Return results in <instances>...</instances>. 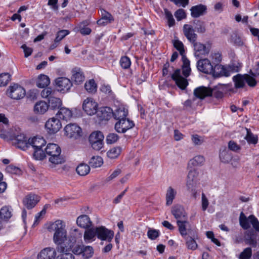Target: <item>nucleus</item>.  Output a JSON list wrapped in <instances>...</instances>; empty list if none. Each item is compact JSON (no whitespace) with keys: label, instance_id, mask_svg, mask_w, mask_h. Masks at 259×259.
<instances>
[{"label":"nucleus","instance_id":"nucleus-53","mask_svg":"<svg viewBox=\"0 0 259 259\" xmlns=\"http://www.w3.org/2000/svg\"><path fill=\"white\" fill-rule=\"evenodd\" d=\"M11 75L9 73L0 74V86L6 85L10 80Z\"/></svg>","mask_w":259,"mask_h":259},{"label":"nucleus","instance_id":"nucleus-56","mask_svg":"<svg viewBox=\"0 0 259 259\" xmlns=\"http://www.w3.org/2000/svg\"><path fill=\"white\" fill-rule=\"evenodd\" d=\"M248 220L252 225L253 228L257 232H259V222L253 215H250Z\"/></svg>","mask_w":259,"mask_h":259},{"label":"nucleus","instance_id":"nucleus-52","mask_svg":"<svg viewBox=\"0 0 259 259\" xmlns=\"http://www.w3.org/2000/svg\"><path fill=\"white\" fill-rule=\"evenodd\" d=\"M174 47L180 52V55L182 56L185 55V50L184 45L182 41L179 40H175L174 42Z\"/></svg>","mask_w":259,"mask_h":259},{"label":"nucleus","instance_id":"nucleus-38","mask_svg":"<svg viewBox=\"0 0 259 259\" xmlns=\"http://www.w3.org/2000/svg\"><path fill=\"white\" fill-rule=\"evenodd\" d=\"M49 106L53 109H58L62 105V101L60 98L56 97V94L49 99Z\"/></svg>","mask_w":259,"mask_h":259},{"label":"nucleus","instance_id":"nucleus-26","mask_svg":"<svg viewBox=\"0 0 259 259\" xmlns=\"http://www.w3.org/2000/svg\"><path fill=\"white\" fill-rule=\"evenodd\" d=\"M46 144L45 140L40 137H34L29 139V146L31 145L33 149L40 148Z\"/></svg>","mask_w":259,"mask_h":259},{"label":"nucleus","instance_id":"nucleus-29","mask_svg":"<svg viewBox=\"0 0 259 259\" xmlns=\"http://www.w3.org/2000/svg\"><path fill=\"white\" fill-rule=\"evenodd\" d=\"M76 223L78 226L83 228H87L92 226L90 218L85 214L78 217L76 220Z\"/></svg>","mask_w":259,"mask_h":259},{"label":"nucleus","instance_id":"nucleus-2","mask_svg":"<svg viewBox=\"0 0 259 259\" xmlns=\"http://www.w3.org/2000/svg\"><path fill=\"white\" fill-rule=\"evenodd\" d=\"M194 95L195 97L200 99H203L205 97L213 96L217 99H221L224 96L222 91L218 89L215 86L212 89L205 87H199L194 91Z\"/></svg>","mask_w":259,"mask_h":259},{"label":"nucleus","instance_id":"nucleus-60","mask_svg":"<svg viewBox=\"0 0 259 259\" xmlns=\"http://www.w3.org/2000/svg\"><path fill=\"white\" fill-rule=\"evenodd\" d=\"M118 136L115 133H110L106 137V141L107 144H113L115 143L118 139Z\"/></svg>","mask_w":259,"mask_h":259},{"label":"nucleus","instance_id":"nucleus-57","mask_svg":"<svg viewBox=\"0 0 259 259\" xmlns=\"http://www.w3.org/2000/svg\"><path fill=\"white\" fill-rule=\"evenodd\" d=\"M101 18L105 20L106 22H108L109 23H111L114 20L112 16L103 9L101 10Z\"/></svg>","mask_w":259,"mask_h":259},{"label":"nucleus","instance_id":"nucleus-47","mask_svg":"<svg viewBox=\"0 0 259 259\" xmlns=\"http://www.w3.org/2000/svg\"><path fill=\"white\" fill-rule=\"evenodd\" d=\"M46 152L42 150V148L34 149L33 155L36 160H42L46 157Z\"/></svg>","mask_w":259,"mask_h":259},{"label":"nucleus","instance_id":"nucleus-39","mask_svg":"<svg viewBox=\"0 0 259 259\" xmlns=\"http://www.w3.org/2000/svg\"><path fill=\"white\" fill-rule=\"evenodd\" d=\"M90 170V166L85 163H80L76 168L77 173L81 176L87 175Z\"/></svg>","mask_w":259,"mask_h":259},{"label":"nucleus","instance_id":"nucleus-8","mask_svg":"<svg viewBox=\"0 0 259 259\" xmlns=\"http://www.w3.org/2000/svg\"><path fill=\"white\" fill-rule=\"evenodd\" d=\"M82 108L87 114L93 115L96 114L98 110V104L93 99L88 98L83 102Z\"/></svg>","mask_w":259,"mask_h":259},{"label":"nucleus","instance_id":"nucleus-55","mask_svg":"<svg viewBox=\"0 0 259 259\" xmlns=\"http://www.w3.org/2000/svg\"><path fill=\"white\" fill-rule=\"evenodd\" d=\"M120 64L123 69H127L131 64V60L126 56L122 57L120 60Z\"/></svg>","mask_w":259,"mask_h":259},{"label":"nucleus","instance_id":"nucleus-45","mask_svg":"<svg viewBox=\"0 0 259 259\" xmlns=\"http://www.w3.org/2000/svg\"><path fill=\"white\" fill-rule=\"evenodd\" d=\"M248 221L249 220L245 215L242 212H241L239 217V224L243 229L247 230L250 228Z\"/></svg>","mask_w":259,"mask_h":259},{"label":"nucleus","instance_id":"nucleus-37","mask_svg":"<svg viewBox=\"0 0 259 259\" xmlns=\"http://www.w3.org/2000/svg\"><path fill=\"white\" fill-rule=\"evenodd\" d=\"M96 236H97L96 227L92 228L85 231L84 239L86 242H90L92 240H94Z\"/></svg>","mask_w":259,"mask_h":259},{"label":"nucleus","instance_id":"nucleus-36","mask_svg":"<svg viewBox=\"0 0 259 259\" xmlns=\"http://www.w3.org/2000/svg\"><path fill=\"white\" fill-rule=\"evenodd\" d=\"M50 83L49 77L44 74L38 76L36 85L39 88H44L47 87Z\"/></svg>","mask_w":259,"mask_h":259},{"label":"nucleus","instance_id":"nucleus-17","mask_svg":"<svg viewBox=\"0 0 259 259\" xmlns=\"http://www.w3.org/2000/svg\"><path fill=\"white\" fill-rule=\"evenodd\" d=\"M192 44L194 50V55L196 57L200 58L209 53V49L207 48L204 45L196 42V41Z\"/></svg>","mask_w":259,"mask_h":259},{"label":"nucleus","instance_id":"nucleus-20","mask_svg":"<svg viewBox=\"0 0 259 259\" xmlns=\"http://www.w3.org/2000/svg\"><path fill=\"white\" fill-rule=\"evenodd\" d=\"M65 224L61 220H58L51 223L48 227V230L50 232L57 233L66 230Z\"/></svg>","mask_w":259,"mask_h":259},{"label":"nucleus","instance_id":"nucleus-12","mask_svg":"<svg viewBox=\"0 0 259 259\" xmlns=\"http://www.w3.org/2000/svg\"><path fill=\"white\" fill-rule=\"evenodd\" d=\"M212 65L208 59H201L197 63V67L199 71L208 74H210L212 71Z\"/></svg>","mask_w":259,"mask_h":259},{"label":"nucleus","instance_id":"nucleus-35","mask_svg":"<svg viewBox=\"0 0 259 259\" xmlns=\"http://www.w3.org/2000/svg\"><path fill=\"white\" fill-rule=\"evenodd\" d=\"M205 161L204 157L202 155H196L190 160L188 162L189 167L201 166Z\"/></svg>","mask_w":259,"mask_h":259},{"label":"nucleus","instance_id":"nucleus-63","mask_svg":"<svg viewBox=\"0 0 259 259\" xmlns=\"http://www.w3.org/2000/svg\"><path fill=\"white\" fill-rule=\"evenodd\" d=\"M175 16L178 21H181L186 17V14L184 10L180 9L176 11Z\"/></svg>","mask_w":259,"mask_h":259},{"label":"nucleus","instance_id":"nucleus-34","mask_svg":"<svg viewBox=\"0 0 259 259\" xmlns=\"http://www.w3.org/2000/svg\"><path fill=\"white\" fill-rule=\"evenodd\" d=\"M48 105L45 101L37 102L34 107V111L36 113L44 114L48 109Z\"/></svg>","mask_w":259,"mask_h":259},{"label":"nucleus","instance_id":"nucleus-22","mask_svg":"<svg viewBox=\"0 0 259 259\" xmlns=\"http://www.w3.org/2000/svg\"><path fill=\"white\" fill-rule=\"evenodd\" d=\"M38 259H56V252L54 248H46L37 255Z\"/></svg>","mask_w":259,"mask_h":259},{"label":"nucleus","instance_id":"nucleus-11","mask_svg":"<svg viewBox=\"0 0 259 259\" xmlns=\"http://www.w3.org/2000/svg\"><path fill=\"white\" fill-rule=\"evenodd\" d=\"M12 140L15 146L23 150H25L29 147V140L24 134L18 135Z\"/></svg>","mask_w":259,"mask_h":259},{"label":"nucleus","instance_id":"nucleus-13","mask_svg":"<svg viewBox=\"0 0 259 259\" xmlns=\"http://www.w3.org/2000/svg\"><path fill=\"white\" fill-rule=\"evenodd\" d=\"M55 82L58 90L63 93L68 92L72 85L70 79L66 77H59Z\"/></svg>","mask_w":259,"mask_h":259},{"label":"nucleus","instance_id":"nucleus-50","mask_svg":"<svg viewBox=\"0 0 259 259\" xmlns=\"http://www.w3.org/2000/svg\"><path fill=\"white\" fill-rule=\"evenodd\" d=\"M252 255V249L250 247L245 248L240 254L239 259H250Z\"/></svg>","mask_w":259,"mask_h":259},{"label":"nucleus","instance_id":"nucleus-9","mask_svg":"<svg viewBox=\"0 0 259 259\" xmlns=\"http://www.w3.org/2000/svg\"><path fill=\"white\" fill-rule=\"evenodd\" d=\"M96 233L98 239L108 242H110L114 236L113 231L103 226L96 227Z\"/></svg>","mask_w":259,"mask_h":259},{"label":"nucleus","instance_id":"nucleus-23","mask_svg":"<svg viewBox=\"0 0 259 259\" xmlns=\"http://www.w3.org/2000/svg\"><path fill=\"white\" fill-rule=\"evenodd\" d=\"M72 244L70 243L68 244V246H59L57 247V250L58 252L61 253L60 255H58L56 259H74L73 255L71 253L67 252L68 251L67 247L71 248Z\"/></svg>","mask_w":259,"mask_h":259},{"label":"nucleus","instance_id":"nucleus-62","mask_svg":"<svg viewBox=\"0 0 259 259\" xmlns=\"http://www.w3.org/2000/svg\"><path fill=\"white\" fill-rule=\"evenodd\" d=\"M231 42L236 46L240 47L243 45V42L241 40V38L236 34L232 35Z\"/></svg>","mask_w":259,"mask_h":259},{"label":"nucleus","instance_id":"nucleus-30","mask_svg":"<svg viewBox=\"0 0 259 259\" xmlns=\"http://www.w3.org/2000/svg\"><path fill=\"white\" fill-rule=\"evenodd\" d=\"M73 79L77 84H79L83 81L84 75L79 68H75L72 71Z\"/></svg>","mask_w":259,"mask_h":259},{"label":"nucleus","instance_id":"nucleus-7","mask_svg":"<svg viewBox=\"0 0 259 259\" xmlns=\"http://www.w3.org/2000/svg\"><path fill=\"white\" fill-rule=\"evenodd\" d=\"M134 126V122L126 117L123 119L119 120L115 123V129L119 133H124Z\"/></svg>","mask_w":259,"mask_h":259},{"label":"nucleus","instance_id":"nucleus-40","mask_svg":"<svg viewBox=\"0 0 259 259\" xmlns=\"http://www.w3.org/2000/svg\"><path fill=\"white\" fill-rule=\"evenodd\" d=\"M220 158L222 162L228 163L232 159V156L228 150L225 149L220 152Z\"/></svg>","mask_w":259,"mask_h":259},{"label":"nucleus","instance_id":"nucleus-15","mask_svg":"<svg viewBox=\"0 0 259 259\" xmlns=\"http://www.w3.org/2000/svg\"><path fill=\"white\" fill-rule=\"evenodd\" d=\"M39 201V197L34 194L27 195L23 200V205L28 209L33 208Z\"/></svg>","mask_w":259,"mask_h":259},{"label":"nucleus","instance_id":"nucleus-59","mask_svg":"<svg viewBox=\"0 0 259 259\" xmlns=\"http://www.w3.org/2000/svg\"><path fill=\"white\" fill-rule=\"evenodd\" d=\"M186 244L187 247L189 249L195 250L197 248V244L195 240L192 237H190L189 239L187 238L186 241Z\"/></svg>","mask_w":259,"mask_h":259},{"label":"nucleus","instance_id":"nucleus-64","mask_svg":"<svg viewBox=\"0 0 259 259\" xmlns=\"http://www.w3.org/2000/svg\"><path fill=\"white\" fill-rule=\"evenodd\" d=\"M195 28L198 33H203L206 31L204 23L200 21H197Z\"/></svg>","mask_w":259,"mask_h":259},{"label":"nucleus","instance_id":"nucleus-43","mask_svg":"<svg viewBox=\"0 0 259 259\" xmlns=\"http://www.w3.org/2000/svg\"><path fill=\"white\" fill-rule=\"evenodd\" d=\"M12 217L11 209L7 206H4L0 210V219L7 220Z\"/></svg>","mask_w":259,"mask_h":259},{"label":"nucleus","instance_id":"nucleus-42","mask_svg":"<svg viewBox=\"0 0 259 259\" xmlns=\"http://www.w3.org/2000/svg\"><path fill=\"white\" fill-rule=\"evenodd\" d=\"M103 163L102 157L99 156H93L89 161L90 166L93 167H100L102 165Z\"/></svg>","mask_w":259,"mask_h":259},{"label":"nucleus","instance_id":"nucleus-18","mask_svg":"<svg viewBox=\"0 0 259 259\" xmlns=\"http://www.w3.org/2000/svg\"><path fill=\"white\" fill-rule=\"evenodd\" d=\"M171 213L177 220L187 219V214L184 208L180 205H176L171 209Z\"/></svg>","mask_w":259,"mask_h":259},{"label":"nucleus","instance_id":"nucleus-28","mask_svg":"<svg viewBox=\"0 0 259 259\" xmlns=\"http://www.w3.org/2000/svg\"><path fill=\"white\" fill-rule=\"evenodd\" d=\"M56 116L60 119L67 121L72 117V113L68 108L62 107L57 113Z\"/></svg>","mask_w":259,"mask_h":259},{"label":"nucleus","instance_id":"nucleus-4","mask_svg":"<svg viewBox=\"0 0 259 259\" xmlns=\"http://www.w3.org/2000/svg\"><path fill=\"white\" fill-rule=\"evenodd\" d=\"M64 131L66 137L73 140L79 139L83 135L82 129L75 123H69L66 125Z\"/></svg>","mask_w":259,"mask_h":259},{"label":"nucleus","instance_id":"nucleus-24","mask_svg":"<svg viewBox=\"0 0 259 259\" xmlns=\"http://www.w3.org/2000/svg\"><path fill=\"white\" fill-rule=\"evenodd\" d=\"M206 6L202 4L193 6L190 9L191 15L193 18H198L203 15L206 11Z\"/></svg>","mask_w":259,"mask_h":259},{"label":"nucleus","instance_id":"nucleus-49","mask_svg":"<svg viewBox=\"0 0 259 259\" xmlns=\"http://www.w3.org/2000/svg\"><path fill=\"white\" fill-rule=\"evenodd\" d=\"M70 31L68 30H61L59 31L56 34V37L55 39V43L59 42L63 39L66 36L69 34Z\"/></svg>","mask_w":259,"mask_h":259},{"label":"nucleus","instance_id":"nucleus-48","mask_svg":"<svg viewBox=\"0 0 259 259\" xmlns=\"http://www.w3.org/2000/svg\"><path fill=\"white\" fill-rule=\"evenodd\" d=\"M56 94L55 91H52L51 88H45L41 92V96L43 98H48V100Z\"/></svg>","mask_w":259,"mask_h":259},{"label":"nucleus","instance_id":"nucleus-58","mask_svg":"<svg viewBox=\"0 0 259 259\" xmlns=\"http://www.w3.org/2000/svg\"><path fill=\"white\" fill-rule=\"evenodd\" d=\"M245 82L250 87H254L257 83L255 79L247 74H245Z\"/></svg>","mask_w":259,"mask_h":259},{"label":"nucleus","instance_id":"nucleus-3","mask_svg":"<svg viewBox=\"0 0 259 259\" xmlns=\"http://www.w3.org/2000/svg\"><path fill=\"white\" fill-rule=\"evenodd\" d=\"M182 69L185 77L181 76V70L177 69L171 75V78L181 90H185L188 85V80L186 78L190 75L191 69L190 67H182Z\"/></svg>","mask_w":259,"mask_h":259},{"label":"nucleus","instance_id":"nucleus-31","mask_svg":"<svg viewBox=\"0 0 259 259\" xmlns=\"http://www.w3.org/2000/svg\"><path fill=\"white\" fill-rule=\"evenodd\" d=\"M234 86L236 89L243 88L245 84V74L243 75L238 74L233 77Z\"/></svg>","mask_w":259,"mask_h":259},{"label":"nucleus","instance_id":"nucleus-27","mask_svg":"<svg viewBox=\"0 0 259 259\" xmlns=\"http://www.w3.org/2000/svg\"><path fill=\"white\" fill-rule=\"evenodd\" d=\"M67 238L66 230L57 233H54L53 241L55 243L60 246H63V244L67 241Z\"/></svg>","mask_w":259,"mask_h":259},{"label":"nucleus","instance_id":"nucleus-21","mask_svg":"<svg viewBox=\"0 0 259 259\" xmlns=\"http://www.w3.org/2000/svg\"><path fill=\"white\" fill-rule=\"evenodd\" d=\"M198 176V172L195 169L189 170L186 180V186L189 190H192L195 186V181Z\"/></svg>","mask_w":259,"mask_h":259},{"label":"nucleus","instance_id":"nucleus-16","mask_svg":"<svg viewBox=\"0 0 259 259\" xmlns=\"http://www.w3.org/2000/svg\"><path fill=\"white\" fill-rule=\"evenodd\" d=\"M113 110L108 107L99 108L96 112L97 116L100 120H108L112 116Z\"/></svg>","mask_w":259,"mask_h":259},{"label":"nucleus","instance_id":"nucleus-41","mask_svg":"<svg viewBox=\"0 0 259 259\" xmlns=\"http://www.w3.org/2000/svg\"><path fill=\"white\" fill-rule=\"evenodd\" d=\"M122 149L120 147H115L111 148L107 152V156L111 159L117 158L120 154Z\"/></svg>","mask_w":259,"mask_h":259},{"label":"nucleus","instance_id":"nucleus-33","mask_svg":"<svg viewBox=\"0 0 259 259\" xmlns=\"http://www.w3.org/2000/svg\"><path fill=\"white\" fill-rule=\"evenodd\" d=\"M177 194V191L171 187H169L166 192L165 199L166 205L169 206L172 203L174 199Z\"/></svg>","mask_w":259,"mask_h":259},{"label":"nucleus","instance_id":"nucleus-1","mask_svg":"<svg viewBox=\"0 0 259 259\" xmlns=\"http://www.w3.org/2000/svg\"><path fill=\"white\" fill-rule=\"evenodd\" d=\"M45 152L49 157V160L52 164L57 165L64 163V158L61 155V150L60 147L53 143H49L47 145Z\"/></svg>","mask_w":259,"mask_h":259},{"label":"nucleus","instance_id":"nucleus-61","mask_svg":"<svg viewBox=\"0 0 259 259\" xmlns=\"http://www.w3.org/2000/svg\"><path fill=\"white\" fill-rule=\"evenodd\" d=\"M212 63L215 65L216 64H220L222 61V55L221 54L218 53H212L210 56Z\"/></svg>","mask_w":259,"mask_h":259},{"label":"nucleus","instance_id":"nucleus-46","mask_svg":"<svg viewBox=\"0 0 259 259\" xmlns=\"http://www.w3.org/2000/svg\"><path fill=\"white\" fill-rule=\"evenodd\" d=\"M247 134L245 137L249 144H255L257 142V136L254 135L249 130L246 128Z\"/></svg>","mask_w":259,"mask_h":259},{"label":"nucleus","instance_id":"nucleus-25","mask_svg":"<svg viewBox=\"0 0 259 259\" xmlns=\"http://www.w3.org/2000/svg\"><path fill=\"white\" fill-rule=\"evenodd\" d=\"M128 114V110L125 107L121 106L113 111L112 116L116 120L119 121L126 117Z\"/></svg>","mask_w":259,"mask_h":259},{"label":"nucleus","instance_id":"nucleus-10","mask_svg":"<svg viewBox=\"0 0 259 259\" xmlns=\"http://www.w3.org/2000/svg\"><path fill=\"white\" fill-rule=\"evenodd\" d=\"M48 133L51 134L58 132L62 127V124L58 118L52 117L48 119L45 124Z\"/></svg>","mask_w":259,"mask_h":259},{"label":"nucleus","instance_id":"nucleus-19","mask_svg":"<svg viewBox=\"0 0 259 259\" xmlns=\"http://www.w3.org/2000/svg\"><path fill=\"white\" fill-rule=\"evenodd\" d=\"M183 33L188 40L192 44L196 41L197 35L191 25L185 24L183 26Z\"/></svg>","mask_w":259,"mask_h":259},{"label":"nucleus","instance_id":"nucleus-32","mask_svg":"<svg viewBox=\"0 0 259 259\" xmlns=\"http://www.w3.org/2000/svg\"><path fill=\"white\" fill-rule=\"evenodd\" d=\"M177 224L179 228V231L181 235L184 238H186L187 235V225L189 224V222L187 219H185L183 221L177 220ZM189 229H188V231H189Z\"/></svg>","mask_w":259,"mask_h":259},{"label":"nucleus","instance_id":"nucleus-5","mask_svg":"<svg viewBox=\"0 0 259 259\" xmlns=\"http://www.w3.org/2000/svg\"><path fill=\"white\" fill-rule=\"evenodd\" d=\"M104 139V137L102 132L100 131H95L90 135L89 140L92 148L95 150L99 151L103 147Z\"/></svg>","mask_w":259,"mask_h":259},{"label":"nucleus","instance_id":"nucleus-6","mask_svg":"<svg viewBox=\"0 0 259 259\" xmlns=\"http://www.w3.org/2000/svg\"><path fill=\"white\" fill-rule=\"evenodd\" d=\"M25 94L24 89L17 84L10 86L7 90L8 96L15 100H20L24 98Z\"/></svg>","mask_w":259,"mask_h":259},{"label":"nucleus","instance_id":"nucleus-51","mask_svg":"<svg viewBox=\"0 0 259 259\" xmlns=\"http://www.w3.org/2000/svg\"><path fill=\"white\" fill-rule=\"evenodd\" d=\"M164 14L167 20L168 26L170 27L173 26L175 24V21L171 13L168 10L165 9Z\"/></svg>","mask_w":259,"mask_h":259},{"label":"nucleus","instance_id":"nucleus-44","mask_svg":"<svg viewBox=\"0 0 259 259\" xmlns=\"http://www.w3.org/2000/svg\"><path fill=\"white\" fill-rule=\"evenodd\" d=\"M85 90L90 93H95L97 91V84L94 79H91L85 83Z\"/></svg>","mask_w":259,"mask_h":259},{"label":"nucleus","instance_id":"nucleus-14","mask_svg":"<svg viewBox=\"0 0 259 259\" xmlns=\"http://www.w3.org/2000/svg\"><path fill=\"white\" fill-rule=\"evenodd\" d=\"M213 77H219L221 76H229L230 74V71L224 66L220 64H216L212 66V71L210 73Z\"/></svg>","mask_w":259,"mask_h":259},{"label":"nucleus","instance_id":"nucleus-54","mask_svg":"<svg viewBox=\"0 0 259 259\" xmlns=\"http://www.w3.org/2000/svg\"><path fill=\"white\" fill-rule=\"evenodd\" d=\"M82 255L85 258H88L91 257L94 253L93 248L90 246H84L83 245Z\"/></svg>","mask_w":259,"mask_h":259}]
</instances>
